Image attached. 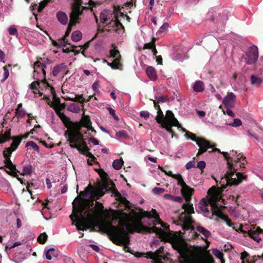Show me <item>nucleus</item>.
Returning a JSON list of instances; mask_svg holds the SVG:
<instances>
[{"mask_svg": "<svg viewBox=\"0 0 263 263\" xmlns=\"http://www.w3.org/2000/svg\"><path fill=\"white\" fill-rule=\"evenodd\" d=\"M221 190L215 186H212L208 192V196L203 198L199 202L198 207L204 216L209 217L210 213L209 208L211 209L213 214L220 217L229 227H232V223L230 219L223 215L219 206L218 202L221 200Z\"/></svg>", "mask_w": 263, "mask_h": 263, "instance_id": "39448f33", "label": "nucleus"}, {"mask_svg": "<svg viewBox=\"0 0 263 263\" xmlns=\"http://www.w3.org/2000/svg\"><path fill=\"white\" fill-rule=\"evenodd\" d=\"M71 126L66 125L69 131L66 133L68 134L67 142L69 143L71 148H76L79 151H86L88 147L84 143L83 137L80 132L81 127L77 124H71Z\"/></svg>", "mask_w": 263, "mask_h": 263, "instance_id": "0eeeda50", "label": "nucleus"}, {"mask_svg": "<svg viewBox=\"0 0 263 263\" xmlns=\"http://www.w3.org/2000/svg\"><path fill=\"white\" fill-rule=\"evenodd\" d=\"M169 26V25L167 23H164L159 28V31L160 32H163L165 30H166Z\"/></svg>", "mask_w": 263, "mask_h": 263, "instance_id": "13d9d810", "label": "nucleus"}, {"mask_svg": "<svg viewBox=\"0 0 263 263\" xmlns=\"http://www.w3.org/2000/svg\"><path fill=\"white\" fill-rule=\"evenodd\" d=\"M165 101V98L164 96H160L159 97H156L155 99L154 100V103L155 104V107H157V103L159 102H164Z\"/></svg>", "mask_w": 263, "mask_h": 263, "instance_id": "37998d69", "label": "nucleus"}, {"mask_svg": "<svg viewBox=\"0 0 263 263\" xmlns=\"http://www.w3.org/2000/svg\"><path fill=\"white\" fill-rule=\"evenodd\" d=\"M152 229L153 232L155 233L157 235H161L163 233L162 229L160 228H158L156 227H153L152 228Z\"/></svg>", "mask_w": 263, "mask_h": 263, "instance_id": "6e6d98bb", "label": "nucleus"}, {"mask_svg": "<svg viewBox=\"0 0 263 263\" xmlns=\"http://www.w3.org/2000/svg\"><path fill=\"white\" fill-rule=\"evenodd\" d=\"M140 116L144 118H147L149 116V113L147 111H142L140 112Z\"/></svg>", "mask_w": 263, "mask_h": 263, "instance_id": "bf43d9fd", "label": "nucleus"}, {"mask_svg": "<svg viewBox=\"0 0 263 263\" xmlns=\"http://www.w3.org/2000/svg\"><path fill=\"white\" fill-rule=\"evenodd\" d=\"M110 58H115L111 63H107L108 65L114 69H119L120 66V60L121 56L119 51L116 49H112L109 51Z\"/></svg>", "mask_w": 263, "mask_h": 263, "instance_id": "2eb2a0df", "label": "nucleus"}, {"mask_svg": "<svg viewBox=\"0 0 263 263\" xmlns=\"http://www.w3.org/2000/svg\"><path fill=\"white\" fill-rule=\"evenodd\" d=\"M144 48L145 49H152L153 51L154 52V54L156 55L157 51H156V50L155 48V46L154 43H149L145 44L144 45Z\"/></svg>", "mask_w": 263, "mask_h": 263, "instance_id": "a19ab883", "label": "nucleus"}, {"mask_svg": "<svg viewBox=\"0 0 263 263\" xmlns=\"http://www.w3.org/2000/svg\"><path fill=\"white\" fill-rule=\"evenodd\" d=\"M10 138V133L7 132L4 135L0 136V143H3Z\"/></svg>", "mask_w": 263, "mask_h": 263, "instance_id": "ea45409f", "label": "nucleus"}, {"mask_svg": "<svg viewBox=\"0 0 263 263\" xmlns=\"http://www.w3.org/2000/svg\"><path fill=\"white\" fill-rule=\"evenodd\" d=\"M196 229L199 233L201 234L205 238H208L211 235V232L208 229L202 226H197Z\"/></svg>", "mask_w": 263, "mask_h": 263, "instance_id": "c85d7f7f", "label": "nucleus"}, {"mask_svg": "<svg viewBox=\"0 0 263 263\" xmlns=\"http://www.w3.org/2000/svg\"><path fill=\"white\" fill-rule=\"evenodd\" d=\"M32 171V167L31 165H25L22 170L23 175H29L31 174Z\"/></svg>", "mask_w": 263, "mask_h": 263, "instance_id": "4c0bfd02", "label": "nucleus"}, {"mask_svg": "<svg viewBox=\"0 0 263 263\" xmlns=\"http://www.w3.org/2000/svg\"><path fill=\"white\" fill-rule=\"evenodd\" d=\"M46 64L37 61L33 65L34 79L37 80H43L45 77V70Z\"/></svg>", "mask_w": 263, "mask_h": 263, "instance_id": "ddd939ff", "label": "nucleus"}, {"mask_svg": "<svg viewBox=\"0 0 263 263\" xmlns=\"http://www.w3.org/2000/svg\"><path fill=\"white\" fill-rule=\"evenodd\" d=\"M212 253L215 257L220 260L222 263H223V253L217 249H213L212 250Z\"/></svg>", "mask_w": 263, "mask_h": 263, "instance_id": "f704fd0d", "label": "nucleus"}, {"mask_svg": "<svg viewBox=\"0 0 263 263\" xmlns=\"http://www.w3.org/2000/svg\"><path fill=\"white\" fill-rule=\"evenodd\" d=\"M46 183L48 189H51L52 187V184L49 178L46 179Z\"/></svg>", "mask_w": 263, "mask_h": 263, "instance_id": "69168bd1", "label": "nucleus"}, {"mask_svg": "<svg viewBox=\"0 0 263 263\" xmlns=\"http://www.w3.org/2000/svg\"><path fill=\"white\" fill-rule=\"evenodd\" d=\"M4 156L5 158V163L6 164V166L7 167L9 168L11 171V174L12 176H13L15 177H16L17 179L22 183H23V179L21 178H19L18 177V175L17 173L15 172V166L12 163L11 161L10 160V157L11 156H8L7 155L4 154L3 153Z\"/></svg>", "mask_w": 263, "mask_h": 263, "instance_id": "6ab92c4d", "label": "nucleus"}, {"mask_svg": "<svg viewBox=\"0 0 263 263\" xmlns=\"http://www.w3.org/2000/svg\"><path fill=\"white\" fill-rule=\"evenodd\" d=\"M167 176L177 180L178 185L181 187V193L187 202L186 203L182 205V209L178 212L177 214L178 219L174 221L173 223L176 225L181 226L183 230H189L191 228L193 223L191 215L194 213L193 204L189 203L194 192V189L186 185L180 174H173L171 171H169Z\"/></svg>", "mask_w": 263, "mask_h": 263, "instance_id": "20e7f679", "label": "nucleus"}, {"mask_svg": "<svg viewBox=\"0 0 263 263\" xmlns=\"http://www.w3.org/2000/svg\"><path fill=\"white\" fill-rule=\"evenodd\" d=\"M88 43H86L85 44H84L83 45H81V46H79L78 47H76V50L77 51V52L78 53H79L81 50H84V49H86L88 48ZM82 54L83 55H84V50H83L82 52H81Z\"/></svg>", "mask_w": 263, "mask_h": 263, "instance_id": "de8ad7c7", "label": "nucleus"}, {"mask_svg": "<svg viewBox=\"0 0 263 263\" xmlns=\"http://www.w3.org/2000/svg\"><path fill=\"white\" fill-rule=\"evenodd\" d=\"M59 116L64 122H65V120H67L66 116L63 113L60 112L59 114Z\"/></svg>", "mask_w": 263, "mask_h": 263, "instance_id": "338daca9", "label": "nucleus"}, {"mask_svg": "<svg viewBox=\"0 0 263 263\" xmlns=\"http://www.w3.org/2000/svg\"><path fill=\"white\" fill-rule=\"evenodd\" d=\"M192 87L194 91L200 92L204 90V84L202 81L198 80L195 82Z\"/></svg>", "mask_w": 263, "mask_h": 263, "instance_id": "bb28decb", "label": "nucleus"}, {"mask_svg": "<svg viewBox=\"0 0 263 263\" xmlns=\"http://www.w3.org/2000/svg\"><path fill=\"white\" fill-rule=\"evenodd\" d=\"M206 166L205 162L204 161H200L197 164V167L202 170L205 168Z\"/></svg>", "mask_w": 263, "mask_h": 263, "instance_id": "4d7b16f0", "label": "nucleus"}, {"mask_svg": "<svg viewBox=\"0 0 263 263\" xmlns=\"http://www.w3.org/2000/svg\"><path fill=\"white\" fill-rule=\"evenodd\" d=\"M89 140L92 143H93L95 145L99 144V141L95 138H90Z\"/></svg>", "mask_w": 263, "mask_h": 263, "instance_id": "774afa93", "label": "nucleus"}, {"mask_svg": "<svg viewBox=\"0 0 263 263\" xmlns=\"http://www.w3.org/2000/svg\"><path fill=\"white\" fill-rule=\"evenodd\" d=\"M12 139L13 142L11 145V146L6 148L4 151V154L7 155L8 156H11L12 153L17 148L20 143H21V140H18L17 137H13L12 138Z\"/></svg>", "mask_w": 263, "mask_h": 263, "instance_id": "4be33fe9", "label": "nucleus"}, {"mask_svg": "<svg viewBox=\"0 0 263 263\" xmlns=\"http://www.w3.org/2000/svg\"><path fill=\"white\" fill-rule=\"evenodd\" d=\"M33 1L34 3L32 2V6L34 10H37V12H41L45 8V6L49 2L48 0H31Z\"/></svg>", "mask_w": 263, "mask_h": 263, "instance_id": "5701e85b", "label": "nucleus"}, {"mask_svg": "<svg viewBox=\"0 0 263 263\" xmlns=\"http://www.w3.org/2000/svg\"><path fill=\"white\" fill-rule=\"evenodd\" d=\"M164 191L165 190L164 189L157 187H154L152 190L153 193L156 195H158L163 193Z\"/></svg>", "mask_w": 263, "mask_h": 263, "instance_id": "3c124183", "label": "nucleus"}, {"mask_svg": "<svg viewBox=\"0 0 263 263\" xmlns=\"http://www.w3.org/2000/svg\"><path fill=\"white\" fill-rule=\"evenodd\" d=\"M92 88L95 93L99 92L100 85L98 81L95 82L92 85Z\"/></svg>", "mask_w": 263, "mask_h": 263, "instance_id": "8fccbe9b", "label": "nucleus"}, {"mask_svg": "<svg viewBox=\"0 0 263 263\" xmlns=\"http://www.w3.org/2000/svg\"><path fill=\"white\" fill-rule=\"evenodd\" d=\"M124 14L116 10H103L100 13V21L102 24H105L109 30L116 31L118 34L124 32V27L120 23L119 18L123 17Z\"/></svg>", "mask_w": 263, "mask_h": 263, "instance_id": "423d86ee", "label": "nucleus"}, {"mask_svg": "<svg viewBox=\"0 0 263 263\" xmlns=\"http://www.w3.org/2000/svg\"><path fill=\"white\" fill-rule=\"evenodd\" d=\"M30 146L33 148L34 150H35L36 152H39L40 148L39 146L34 142L33 141H29L26 143V146Z\"/></svg>", "mask_w": 263, "mask_h": 263, "instance_id": "49530a36", "label": "nucleus"}, {"mask_svg": "<svg viewBox=\"0 0 263 263\" xmlns=\"http://www.w3.org/2000/svg\"><path fill=\"white\" fill-rule=\"evenodd\" d=\"M197 263H214L212 256L205 254L199 256L197 259Z\"/></svg>", "mask_w": 263, "mask_h": 263, "instance_id": "393cba45", "label": "nucleus"}, {"mask_svg": "<svg viewBox=\"0 0 263 263\" xmlns=\"http://www.w3.org/2000/svg\"><path fill=\"white\" fill-rule=\"evenodd\" d=\"M56 17L58 21L63 25H66L68 22V17L67 14L62 11H58L57 13Z\"/></svg>", "mask_w": 263, "mask_h": 263, "instance_id": "b1692460", "label": "nucleus"}, {"mask_svg": "<svg viewBox=\"0 0 263 263\" xmlns=\"http://www.w3.org/2000/svg\"><path fill=\"white\" fill-rule=\"evenodd\" d=\"M44 254L46 258L48 260H51L52 257H57L58 255V251L53 248H50L48 249H45Z\"/></svg>", "mask_w": 263, "mask_h": 263, "instance_id": "a878e982", "label": "nucleus"}, {"mask_svg": "<svg viewBox=\"0 0 263 263\" xmlns=\"http://www.w3.org/2000/svg\"><path fill=\"white\" fill-rule=\"evenodd\" d=\"M82 124L83 126L87 128L88 130H91L92 128L91 126V122L88 117H84L82 120Z\"/></svg>", "mask_w": 263, "mask_h": 263, "instance_id": "473e14b6", "label": "nucleus"}, {"mask_svg": "<svg viewBox=\"0 0 263 263\" xmlns=\"http://www.w3.org/2000/svg\"><path fill=\"white\" fill-rule=\"evenodd\" d=\"M67 109L69 111L73 113H78L80 110V107L79 105L75 103H71L68 106Z\"/></svg>", "mask_w": 263, "mask_h": 263, "instance_id": "c756f323", "label": "nucleus"}, {"mask_svg": "<svg viewBox=\"0 0 263 263\" xmlns=\"http://www.w3.org/2000/svg\"><path fill=\"white\" fill-rule=\"evenodd\" d=\"M172 201L181 203L182 202L183 199L181 197L179 196H173Z\"/></svg>", "mask_w": 263, "mask_h": 263, "instance_id": "680f3d73", "label": "nucleus"}, {"mask_svg": "<svg viewBox=\"0 0 263 263\" xmlns=\"http://www.w3.org/2000/svg\"><path fill=\"white\" fill-rule=\"evenodd\" d=\"M172 58L175 61H182L183 59L179 53H177L176 55H173Z\"/></svg>", "mask_w": 263, "mask_h": 263, "instance_id": "052dcab7", "label": "nucleus"}, {"mask_svg": "<svg viewBox=\"0 0 263 263\" xmlns=\"http://www.w3.org/2000/svg\"><path fill=\"white\" fill-rule=\"evenodd\" d=\"M241 121L239 119H235L233 122L228 124L229 125L235 127H239L241 125Z\"/></svg>", "mask_w": 263, "mask_h": 263, "instance_id": "c03bdc74", "label": "nucleus"}, {"mask_svg": "<svg viewBox=\"0 0 263 263\" xmlns=\"http://www.w3.org/2000/svg\"><path fill=\"white\" fill-rule=\"evenodd\" d=\"M163 247H161L153 253V258L155 260V263H163L162 260L166 261L168 258L163 253Z\"/></svg>", "mask_w": 263, "mask_h": 263, "instance_id": "dca6fc26", "label": "nucleus"}, {"mask_svg": "<svg viewBox=\"0 0 263 263\" xmlns=\"http://www.w3.org/2000/svg\"><path fill=\"white\" fill-rule=\"evenodd\" d=\"M52 88L45 81L41 82L34 81L30 85V89L34 94V97H42L44 92H51Z\"/></svg>", "mask_w": 263, "mask_h": 263, "instance_id": "1a4fd4ad", "label": "nucleus"}, {"mask_svg": "<svg viewBox=\"0 0 263 263\" xmlns=\"http://www.w3.org/2000/svg\"><path fill=\"white\" fill-rule=\"evenodd\" d=\"M158 107L159 109L157 111V116L156 117V119L157 122L161 125V127H162V124L164 123V118L163 112L160 109L159 105H158Z\"/></svg>", "mask_w": 263, "mask_h": 263, "instance_id": "7c9ffc66", "label": "nucleus"}, {"mask_svg": "<svg viewBox=\"0 0 263 263\" xmlns=\"http://www.w3.org/2000/svg\"><path fill=\"white\" fill-rule=\"evenodd\" d=\"M47 238L48 236L45 233H41L38 237L37 240L40 243L44 244L46 241Z\"/></svg>", "mask_w": 263, "mask_h": 263, "instance_id": "58836bf2", "label": "nucleus"}, {"mask_svg": "<svg viewBox=\"0 0 263 263\" xmlns=\"http://www.w3.org/2000/svg\"><path fill=\"white\" fill-rule=\"evenodd\" d=\"M123 164V161L121 159H116L112 163L113 167L117 170H120Z\"/></svg>", "mask_w": 263, "mask_h": 263, "instance_id": "e433bc0d", "label": "nucleus"}, {"mask_svg": "<svg viewBox=\"0 0 263 263\" xmlns=\"http://www.w3.org/2000/svg\"><path fill=\"white\" fill-rule=\"evenodd\" d=\"M141 218L140 214L134 210H132L129 214L122 211H116L113 214L112 219L120 227H116L109 221L103 222L101 226L117 244L127 245L129 242L127 233H132L138 229L141 223Z\"/></svg>", "mask_w": 263, "mask_h": 263, "instance_id": "f03ea898", "label": "nucleus"}, {"mask_svg": "<svg viewBox=\"0 0 263 263\" xmlns=\"http://www.w3.org/2000/svg\"><path fill=\"white\" fill-rule=\"evenodd\" d=\"M185 136L187 139L196 142L199 147L197 155H200L205 153L208 148L213 147L209 141L203 138H196L195 135L190 132H186Z\"/></svg>", "mask_w": 263, "mask_h": 263, "instance_id": "9b49d317", "label": "nucleus"}, {"mask_svg": "<svg viewBox=\"0 0 263 263\" xmlns=\"http://www.w3.org/2000/svg\"><path fill=\"white\" fill-rule=\"evenodd\" d=\"M172 245L173 248L177 250L182 258H186L189 252L186 242L183 239L175 237L172 240Z\"/></svg>", "mask_w": 263, "mask_h": 263, "instance_id": "f8f14e48", "label": "nucleus"}, {"mask_svg": "<svg viewBox=\"0 0 263 263\" xmlns=\"http://www.w3.org/2000/svg\"><path fill=\"white\" fill-rule=\"evenodd\" d=\"M258 58V48L256 46L253 45L250 47L249 51L246 53L244 59L248 64L255 63Z\"/></svg>", "mask_w": 263, "mask_h": 263, "instance_id": "4468645a", "label": "nucleus"}, {"mask_svg": "<svg viewBox=\"0 0 263 263\" xmlns=\"http://www.w3.org/2000/svg\"><path fill=\"white\" fill-rule=\"evenodd\" d=\"M262 83V80L255 75H252L251 76V83L253 85H259Z\"/></svg>", "mask_w": 263, "mask_h": 263, "instance_id": "c9c22d12", "label": "nucleus"}, {"mask_svg": "<svg viewBox=\"0 0 263 263\" xmlns=\"http://www.w3.org/2000/svg\"><path fill=\"white\" fill-rule=\"evenodd\" d=\"M222 154L227 159L228 165V170L224 177H220L219 181L221 187L224 189L228 185H237L242 180L246 179V176L240 173L236 172L238 167H244L246 160L240 153H238L236 151H232L230 153L222 152ZM214 179L218 183L219 180L216 178Z\"/></svg>", "mask_w": 263, "mask_h": 263, "instance_id": "7ed1b4c3", "label": "nucleus"}, {"mask_svg": "<svg viewBox=\"0 0 263 263\" xmlns=\"http://www.w3.org/2000/svg\"><path fill=\"white\" fill-rule=\"evenodd\" d=\"M67 70L66 65L64 63H61L53 67L52 74L55 77H63Z\"/></svg>", "mask_w": 263, "mask_h": 263, "instance_id": "aec40b11", "label": "nucleus"}, {"mask_svg": "<svg viewBox=\"0 0 263 263\" xmlns=\"http://www.w3.org/2000/svg\"><path fill=\"white\" fill-rule=\"evenodd\" d=\"M108 110L110 115L116 120L119 121V119L118 116L116 115L115 110L112 108L109 107Z\"/></svg>", "mask_w": 263, "mask_h": 263, "instance_id": "5fc2aeb1", "label": "nucleus"}, {"mask_svg": "<svg viewBox=\"0 0 263 263\" xmlns=\"http://www.w3.org/2000/svg\"><path fill=\"white\" fill-rule=\"evenodd\" d=\"M195 167V163L194 161H190L185 164L186 170H190Z\"/></svg>", "mask_w": 263, "mask_h": 263, "instance_id": "864d4df0", "label": "nucleus"}, {"mask_svg": "<svg viewBox=\"0 0 263 263\" xmlns=\"http://www.w3.org/2000/svg\"><path fill=\"white\" fill-rule=\"evenodd\" d=\"M146 73L148 78L152 81H155L157 79V73L155 68L152 66L147 67L146 69Z\"/></svg>", "mask_w": 263, "mask_h": 263, "instance_id": "cd10ccee", "label": "nucleus"}, {"mask_svg": "<svg viewBox=\"0 0 263 263\" xmlns=\"http://www.w3.org/2000/svg\"><path fill=\"white\" fill-rule=\"evenodd\" d=\"M77 5L72 8V11L70 15V21L67 26V31L65 35H68L72 27L78 23V20L80 19V16L82 14L83 7L79 5V3H76Z\"/></svg>", "mask_w": 263, "mask_h": 263, "instance_id": "6e6552de", "label": "nucleus"}, {"mask_svg": "<svg viewBox=\"0 0 263 263\" xmlns=\"http://www.w3.org/2000/svg\"><path fill=\"white\" fill-rule=\"evenodd\" d=\"M262 233H263V230L260 228H254L248 232V234L249 237L257 242H260L261 240V238L259 236V234Z\"/></svg>", "mask_w": 263, "mask_h": 263, "instance_id": "412c9836", "label": "nucleus"}, {"mask_svg": "<svg viewBox=\"0 0 263 263\" xmlns=\"http://www.w3.org/2000/svg\"><path fill=\"white\" fill-rule=\"evenodd\" d=\"M8 30L10 35H15L17 34V30L14 26H10Z\"/></svg>", "mask_w": 263, "mask_h": 263, "instance_id": "603ef678", "label": "nucleus"}, {"mask_svg": "<svg viewBox=\"0 0 263 263\" xmlns=\"http://www.w3.org/2000/svg\"><path fill=\"white\" fill-rule=\"evenodd\" d=\"M4 69V73H3V77L2 79L1 80V82H4L9 77V70L7 68L6 66H4L3 68Z\"/></svg>", "mask_w": 263, "mask_h": 263, "instance_id": "a18cd8bd", "label": "nucleus"}, {"mask_svg": "<svg viewBox=\"0 0 263 263\" xmlns=\"http://www.w3.org/2000/svg\"><path fill=\"white\" fill-rule=\"evenodd\" d=\"M89 246L95 251L98 252L100 250L99 247L96 245L90 244Z\"/></svg>", "mask_w": 263, "mask_h": 263, "instance_id": "0e129e2a", "label": "nucleus"}, {"mask_svg": "<svg viewBox=\"0 0 263 263\" xmlns=\"http://www.w3.org/2000/svg\"><path fill=\"white\" fill-rule=\"evenodd\" d=\"M117 137L122 138H126L128 137L127 133L124 130H120L116 134Z\"/></svg>", "mask_w": 263, "mask_h": 263, "instance_id": "79ce46f5", "label": "nucleus"}, {"mask_svg": "<svg viewBox=\"0 0 263 263\" xmlns=\"http://www.w3.org/2000/svg\"><path fill=\"white\" fill-rule=\"evenodd\" d=\"M16 116L18 118H23L26 115H27V113L26 112L25 110L22 108V104H19L17 106V108L15 111Z\"/></svg>", "mask_w": 263, "mask_h": 263, "instance_id": "2f4dec72", "label": "nucleus"}, {"mask_svg": "<svg viewBox=\"0 0 263 263\" xmlns=\"http://www.w3.org/2000/svg\"><path fill=\"white\" fill-rule=\"evenodd\" d=\"M103 187L102 189L91 187L83 197L76 198L72 202L73 211L70 216L73 225L79 230H84L87 223L100 218L103 213L104 206L99 202L93 201L104 195L105 192L109 191L115 196L118 192L113 182L107 179V174L101 171L99 173Z\"/></svg>", "mask_w": 263, "mask_h": 263, "instance_id": "f257e3e1", "label": "nucleus"}, {"mask_svg": "<svg viewBox=\"0 0 263 263\" xmlns=\"http://www.w3.org/2000/svg\"><path fill=\"white\" fill-rule=\"evenodd\" d=\"M249 254L246 251H243L241 253L240 258L242 260V263H249L248 260H246Z\"/></svg>", "mask_w": 263, "mask_h": 263, "instance_id": "09e8293b", "label": "nucleus"}, {"mask_svg": "<svg viewBox=\"0 0 263 263\" xmlns=\"http://www.w3.org/2000/svg\"><path fill=\"white\" fill-rule=\"evenodd\" d=\"M82 34L79 30L75 31L72 32L71 35V39L74 42H79L82 39Z\"/></svg>", "mask_w": 263, "mask_h": 263, "instance_id": "72a5a7b5", "label": "nucleus"}, {"mask_svg": "<svg viewBox=\"0 0 263 263\" xmlns=\"http://www.w3.org/2000/svg\"><path fill=\"white\" fill-rule=\"evenodd\" d=\"M173 126H177L178 128L181 127V125L175 117L172 111L167 110L166 111L165 117H164V123L162 124V128L165 129L168 133L172 134L173 133L172 129Z\"/></svg>", "mask_w": 263, "mask_h": 263, "instance_id": "9d476101", "label": "nucleus"}, {"mask_svg": "<svg viewBox=\"0 0 263 263\" xmlns=\"http://www.w3.org/2000/svg\"><path fill=\"white\" fill-rule=\"evenodd\" d=\"M235 99L236 95L233 92H228L223 99L222 103L226 108H233L234 107Z\"/></svg>", "mask_w": 263, "mask_h": 263, "instance_id": "a211bd4d", "label": "nucleus"}, {"mask_svg": "<svg viewBox=\"0 0 263 263\" xmlns=\"http://www.w3.org/2000/svg\"><path fill=\"white\" fill-rule=\"evenodd\" d=\"M144 216L149 219L153 218L154 224H160L162 227H164V224L161 221L159 215L155 209H152L149 212H144Z\"/></svg>", "mask_w": 263, "mask_h": 263, "instance_id": "f3484780", "label": "nucleus"}, {"mask_svg": "<svg viewBox=\"0 0 263 263\" xmlns=\"http://www.w3.org/2000/svg\"><path fill=\"white\" fill-rule=\"evenodd\" d=\"M231 108H227L226 113L228 116H229L230 117H234V114L232 111V110L231 109Z\"/></svg>", "mask_w": 263, "mask_h": 263, "instance_id": "e2e57ef3", "label": "nucleus"}]
</instances>
